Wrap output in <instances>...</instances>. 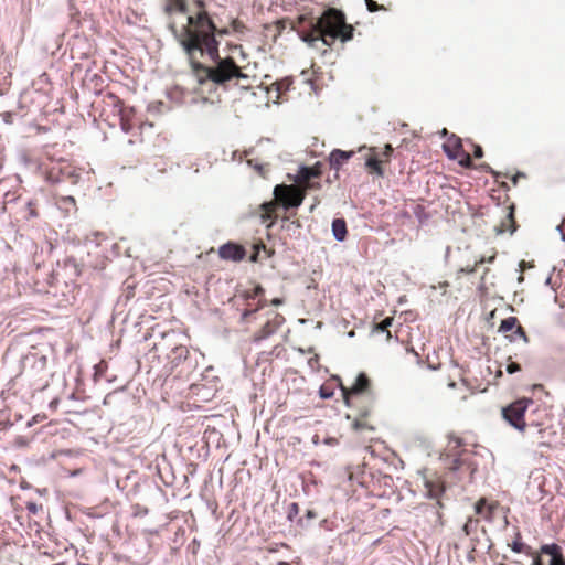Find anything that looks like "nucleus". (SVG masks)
Masks as SVG:
<instances>
[{
	"label": "nucleus",
	"instance_id": "1",
	"mask_svg": "<svg viewBox=\"0 0 565 565\" xmlns=\"http://www.w3.org/2000/svg\"><path fill=\"white\" fill-rule=\"evenodd\" d=\"M186 55L192 74L200 84L212 82L225 85L231 81L247 78L241 66L232 56H220V41L210 34H201L193 41H188L182 49Z\"/></svg>",
	"mask_w": 565,
	"mask_h": 565
},
{
	"label": "nucleus",
	"instance_id": "2",
	"mask_svg": "<svg viewBox=\"0 0 565 565\" xmlns=\"http://www.w3.org/2000/svg\"><path fill=\"white\" fill-rule=\"evenodd\" d=\"M287 26L296 31L311 47H315L319 41L327 46H331L337 39L343 43L348 42L352 40L354 32L353 25L347 23L344 13L335 8L327 9L317 20L299 15L296 21L284 18L275 22L278 34H281Z\"/></svg>",
	"mask_w": 565,
	"mask_h": 565
},
{
	"label": "nucleus",
	"instance_id": "3",
	"mask_svg": "<svg viewBox=\"0 0 565 565\" xmlns=\"http://www.w3.org/2000/svg\"><path fill=\"white\" fill-rule=\"evenodd\" d=\"M194 4L198 10L186 17V23L181 26H177L174 23L169 25L175 41L182 49L186 47L189 40L193 41V39L195 40L196 36L199 38L204 33H212L216 38V24L210 17L205 2L203 0H195Z\"/></svg>",
	"mask_w": 565,
	"mask_h": 565
},
{
	"label": "nucleus",
	"instance_id": "4",
	"mask_svg": "<svg viewBox=\"0 0 565 565\" xmlns=\"http://www.w3.org/2000/svg\"><path fill=\"white\" fill-rule=\"evenodd\" d=\"M490 451L482 445L467 443L455 436H449L441 454V459H471L472 457H488Z\"/></svg>",
	"mask_w": 565,
	"mask_h": 565
},
{
	"label": "nucleus",
	"instance_id": "5",
	"mask_svg": "<svg viewBox=\"0 0 565 565\" xmlns=\"http://www.w3.org/2000/svg\"><path fill=\"white\" fill-rule=\"evenodd\" d=\"M341 391L349 407H358L364 405V398L366 405L373 404V396L371 395V380L365 373H359L354 382L350 386L341 385Z\"/></svg>",
	"mask_w": 565,
	"mask_h": 565
},
{
	"label": "nucleus",
	"instance_id": "6",
	"mask_svg": "<svg viewBox=\"0 0 565 565\" xmlns=\"http://www.w3.org/2000/svg\"><path fill=\"white\" fill-rule=\"evenodd\" d=\"M103 103L119 117V125L124 132H130L138 124L135 107L126 106L124 100L116 94L111 92L106 93L103 97Z\"/></svg>",
	"mask_w": 565,
	"mask_h": 565
},
{
	"label": "nucleus",
	"instance_id": "7",
	"mask_svg": "<svg viewBox=\"0 0 565 565\" xmlns=\"http://www.w3.org/2000/svg\"><path fill=\"white\" fill-rule=\"evenodd\" d=\"M393 152L394 149L390 143H386L383 149L376 147L367 148V152L364 157L367 173L383 178L385 173L383 166L391 161Z\"/></svg>",
	"mask_w": 565,
	"mask_h": 565
},
{
	"label": "nucleus",
	"instance_id": "8",
	"mask_svg": "<svg viewBox=\"0 0 565 565\" xmlns=\"http://www.w3.org/2000/svg\"><path fill=\"white\" fill-rule=\"evenodd\" d=\"M529 405H533L531 399H520L510 404L502 409L504 419L521 431H523L526 426L535 425L533 420L530 422L525 418Z\"/></svg>",
	"mask_w": 565,
	"mask_h": 565
},
{
	"label": "nucleus",
	"instance_id": "9",
	"mask_svg": "<svg viewBox=\"0 0 565 565\" xmlns=\"http://www.w3.org/2000/svg\"><path fill=\"white\" fill-rule=\"evenodd\" d=\"M276 201L285 209L298 207L301 205L306 193L297 185H276L274 190Z\"/></svg>",
	"mask_w": 565,
	"mask_h": 565
},
{
	"label": "nucleus",
	"instance_id": "10",
	"mask_svg": "<svg viewBox=\"0 0 565 565\" xmlns=\"http://www.w3.org/2000/svg\"><path fill=\"white\" fill-rule=\"evenodd\" d=\"M443 149L448 158L457 160L461 167L470 168L472 166L471 157L465 151L461 138L455 134L449 135L443 145Z\"/></svg>",
	"mask_w": 565,
	"mask_h": 565
},
{
	"label": "nucleus",
	"instance_id": "11",
	"mask_svg": "<svg viewBox=\"0 0 565 565\" xmlns=\"http://www.w3.org/2000/svg\"><path fill=\"white\" fill-rule=\"evenodd\" d=\"M46 364L47 360L44 355H33L31 359H26V362L23 367V373L31 380L41 381L42 376L40 373L46 372Z\"/></svg>",
	"mask_w": 565,
	"mask_h": 565
},
{
	"label": "nucleus",
	"instance_id": "12",
	"mask_svg": "<svg viewBox=\"0 0 565 565\" xmlns=\"http://www.w3.org/2000/svg\"><path fill=\"white\" fill-rule=\"evenodd\" d=\"M348 479L351 482H356L362 487H369L373 480V475L371 472H366V463L363 461L362 463L353 467H348Z\"/></svg>",
	"mask_w": 565,
	"mask_h": 565
},
{
	"label": "nucleus",
	"instance_id": "13",
	"mask_svg": "<svg viewBox=\"0 0 565 565\" xmlns=\"http://www.w3.org/2000/svg\"><path fill=\"white\" fill-rule=\"evenodd\" d=\"M264 288L260 285H256L253 289L244 291V298L245 299H256L259 298L258 305L255 309H245L242 313V321L248 322L249 318L253 317L260 308L266 306V300L262 297L264 296Z\"/></svg>",
	"mask_w": 565,
	"mask_h": 565
},
{
	"label": "nucleus",
	"instance_id": "14",
	"mask_svg": "<svg viewBox=\"0 0 565 565\" xmlns=\"http://www.w3.org/2000/svg\"><path fill=\"white\" fill-rule=\"evenodd\" d=\"M218 255L225 260L241 262L245 258L246 250L242 245L230 242L220 247Z\"/></svg>",
	"mask_w": 565,
	"mask_h": 565
},
{
	"label": "nucleus",
	"instance_id": "15",
	"mask_svg": "<svg viewBox=\"0 0 565 565\" xmlns=\"http://www.w3.org/2000/svg\"><path fill=\"white\" fill-rule=\"evenodd\" d=\"M279 316L276 315L275 316V319L273 321L270 320H267L264 326L260 328V330H258L257 332H255L252 337V342L254 343H258L265 339H267L269 335H271L273 333L276 332V330L278 329V326H279Z\"/></svg>",
	"mask_w": 565,
	"mask_h": 565
},
{
	"label": "nucleus",
	"instance_id": "16",
	"mask_svg": "<svg viewBox=\"0 0 565 565\" xmlns=\"http://www.w3.org/2000/svg\"><path fill=\"white\" fill-rule=\"evenodd\" d=\"M354 151H343L334 149L329 157L330 166L339 170L350 158H352Z\"/></svg>",
	"mask_w": 565,
	"mask_h": 565
},
{
	"label": "nucleus",
	"instance_id": "17",
	"mask_svg": "<svg viewBox=\"0 0 565 565\" xmlns=\"http://www.w3.org/2000/svg\"><path fill=\"white\" fill-rule=\"evenodd\" d=\"M543 554L551 556L550 565H565V559L562 555L561 547L556 544L544 545L541 548Z\"/></svg>",
	"mask_w": 565,
	"mask_h": 565
},
{
	"label": "nucleus",
	"instance_id": "18",
	"mask_svg": "<svg viewBox=\"0 0 565 565\" xmlns=\"http://www.w3.org/2000/svg\"><path fill=\"white\" fill-rule=\"evenodd\" d=\"M508 213L505 215V218L501 222L500 226L498 227L499 233L510 232L513 233L516 230V222L514 218V205L511 204L507 207Z\"/></svg>",
	"mask_w": 565,
	"mask_h": 565
},
{
	"label": "nucleus",
	"instance_id": "19",
	"mask_svg": "<svg viewBox=\"0 0 565 565\" xmlns=\"http://www.w3.org/2000/svg\"><path fill=\"white\" fill-rule=\"evenodd\" d=\"M371 409L365 408L362 409L359 415H356L353 419L352 427L354 430H373L374 427L369 423L367 416L370 415Z\"/></svg>",
	"mask_w": 565,
	"mask_h": 565
},
{
	"label": "nucleus",
	"instance_id": "20",
	"mask_svg": "<svg viewBox=\"0 0 565 565\" xmlns=\"http://www.w3.org/2000/svg\"><path fill=\"white\" fill-rule=\"evenodd\" d=\"M278 202L275 200V201H271V202H268V203H264L262 205V218L264 222L270 220V223L267 225L268 227H270L275 220L277 218V209H278Z\"/></svg>",
	"mask_w": 565,
	"mask_h": 565
},
{
	"label": "nucleus",
	"instance_id": "21",
	"mask_svg": "<svg viewBox=\"0 0 565 565\" xmlns=\"http://www.w3.org/2000/svg\"><path fill=\"white\" fill-rule=\"evenodd\" d=\"M518 321L516 317L503 319L499 326V332L503 333L510 341H515V337L511 333L514 332Z\"/></svg>",
	"mask_w": 565,
	"mask_h": 565
},
{
	"label": "nucleus",
	"instance_id": "22",
	"mask_svg": "<svg viewBox=\"0 0 565 565\" xmlns=\"http://www.w3.org/2000/svg\"><path fill=\"white\" fill-rule=\"evenodd\" d=\"M189 356V349L183 344H175L171 352L168 354L171 363L179 365L182 361H184Z\"/></svg>",
	"mask_w": 565,
	"mask_h": 565
},
{
	"label": "nucleus",
	"instance_id": "23",
	"mask_svg": "<svg viewBox=\"0 0 565 565\" xmlns=\"http://www.w3.org/2000/svg\"><path fill=\"white\" fill-rule=\"evenodd\" d=\"M497 504H489L486 498H480L475 504V511L477 514L482 515L486 519H490Z\"/></svg>",
	"mask_w": 565,
	"mask_h": 565
},
{
	"label": "nucleus",
	"instance_id": "24",
	"mask_svg": "<svg viewBox=\"0 0 565 565\" xmlns=\"http://www.w3.org/2000/svg\"><path fill=\"white\" fill-rule=\"evenodd\" d=\"M332 234L339 242H343L347 238L348 230L347 223L343 218H334L332 222Z\"/></svg>",
	"mask_w": 565,
	"mask_h": 565
},
{
	"label": "nucleus",
	"instance_id": "25",
	"mask_svg": "<svg viewBox=\"0 0 565 565\" xmlns=\"http://www.w3.org/2000/svg\"><path fill=\"white\" fill-rule=\"evenodd\" d=\"M298 174H299V180L309 181L310 179L320 180L322 172H321L320 167L317 164V166L310 167V168H308V167L301 168Z\"/></svg>",
	"mask_w": 565,
	"mask_h": 565
},
{
	"label": "nucleus",
	"instance_id": "26",
	"mask_svg": "<svg viewBox=\"0 0 565 565\" xmlns=\"http://www.w3.org/2000/svg\"><path fill=\"white\" fill-rule=\"evenodd\" d=\"M167 11L170 13L178 12V13L185 14L188 12V4H186L185 0H169V6L167 7Z\"/></svg>",
	"mask_w": 565,
	"mask_h": 565
},
{
	"label": "nucleus",
	"instance_id": "27",
	"mask_svg": "<svg viewBox=\"0 0 565 565\" xmlns=\"http://www.w3.org/2000/svg\"><path fill=\"white\" fill-rule=\"evenodd\" d=\"M253 249H254V252L250 256L252 262L258 260L260 252H264L266 254L265 255L266 258H269L273 254L271 250L267 249L266 245L263 242H258V243L254 244Z\"/></svg>",
	"mask_w": 565,
	"mask_h": 565
},
{
	"label": "nucleus",
	"instance_id": "28",
	"mask_svg": "<svg viewBox=\"0 0 565 565\" xmlns=\"http://www.w3.org/2000/svg\"><path fill=\"white\" fill-rule=\"evenodd\" d=\"M298 188H300L303 193L307 190H319L321 188L320 181L318 179H310L309 181H301L299 177L297 178Z\"/></svg>",
	"mask_w": 565,
	"mask_h": 565
},
{
	"label": "nucleus",
	"instance_id": "29",
	"mask_svg": "<svg viewBox=\"0 0 565 565\" xmlns=\"http://www.w3.org/2000/svg\"><path fill=\"white\" fill-rule=\"evenodd\" d=\"M393 321H394L393 317H387L380 323L375 324L374 330L379 331V332H386L387 339H390L391 332H390L388 328L392 326Z\"/></svg>",
	"mask_w": 565,
	"mask_h": 565
},
{
	"label": "nucleus",
	"instance_id": "30",
	"mask_svg": "<svg viewBox=\"0 0 565 565\" xmlns=\"http://www.w3.org/2000/svg\"><path fill=\"white\" fill-rule=\"evenodd\" d=\"M494 259H495V254H493L487 258L481 257L479 260H476V263L472 267L461 268L460 271L466 273V274H472L476 271V269L479 265L484 264V263H492Z\"/></svg>",
	"mask_w": 565,
	"mask_h": 565
},
{
	"label": "nucleus",
	"instance_id": "31",
	"mask_svg": "<svg viewBox=\"0 0 565 565\" xmlns=\"http://www.w3.org/2000/svg\"><path fill=\"white\" fill-rule=\"evenodd\" d=\"M230 25H231L232 31L235 32V33H238V34H244L248 30L246 24L242 20H239L237 18L233 19L231 21Z\"/></svg>",
	"mask_w": 565,
	"mask_h": 565
},
{
	"label": "nucleus",
	"instance_id": "32",
	"mask_svg": "<svg viewBox=\"0 0 565 565\" xmlns=\"http://www.w3.org/2000/svg\"><path fill=\"white\" fill-rule=\"evenodd\" d=\"M514 337H515V341L518 339H521L523 340L525 343H529V338L526 335V332L524 330V328L520 324V322L518 321L516 323V327H515V330L514 332L512 333Z\"/></svg>",
	"mask_w": 565,
	"mask_h": 565
},
{
	"label": "nucleus",
	"instance_id": "33",
	"mask_svg": "<svg viewBox=\"0 0 565 565\" xmlns=\"http://www.w3.org/2000/svg\"><path fill=\"white\" fill-rule=\"evenodd\" d=\"M26 210H28L26 218H34V217L39 216L36 204L33 201L28 202Z\"/></svg>",
	"mask_w": 565,
	"mask_h": 565
},
{
	"label": "nucleus",
	"instance_id": "34",
	"mask_svg": "<svg viewBox=\"0 0 565 565\" xmlns=\"http://www.w3.org/2000/svg\"><path fill=\"white\" fill-rule=\"evenodd\" d=\"M366 8L370 12H376L379 10H385V7L383 4H377L374 0H364Z\"/></svg>",
	"mask_w": 565,
	"mask_h": 565
},
{
	"label": "nucleus",
	"instance_id": "35",
	"mask_svg": "<svg viewBox=\"0 0 565 565\" xmlns=\"http://www.w3.org/2000/svg\"><path fill=\"white\" fill-rule=\"evenodd\" d=\"M25 508L31 514L35 515L39 512V510L41 509V505H39L38 503H35L33 501H29V502H26Z\"/></svg>",
	"mask_w": 565,
	"mask_h": 565
},
{
	"label": "nucleus",
	"instance_id": "36",
	"mask_svg": "<svg viewBox=\"0 0 565 565\" xmlns=\"http://www.w3.org/2000/svg\"><path fill=\"white\" fill-rule=\"evenodd\" d=\"M147 513H148L147 508H142L139 504L134 505V515L140 516V515H146Z\"/></svg>",
	"mask_w": 565,
	"mask_h": 565
},
{
	"label": "nucleus",
	"instance_id": "37",
	"mask_svg": "<svg viewBox=\"0 0 565 565\" xmlns=\"http://www.w3.org/2000/svg\"><path fill=\"white\" fill-rule=\"evenodd\" d=\"M520 370H521V366L516 362H510L507 365V372L510 373V374H513V373H515V372H518Z\"/></svg>",
	"mask_w": 565,
	"mask_h": 565
},
{
	"label": "nucleus",
	"instance_id": "38",
	"mask_svg": "<svg viewBox=\"0 0 565 565\" xmlns=\"http://www.w3.org/2000/svg\"><path fill=\"white\" fill-rule=\"evenodd\" d=\"M512 550L515 552V553H522L524 552V547L525 545L519 541H515L513 542V544L511 545Z\"/></svg>",
	"mask_w": 565,
	"mask_h": 565
},
{
	"label": "nucleus",
	"instance_id": "39",
	"mask_svg": "<svg viewBox=\"0 0 565 565\" xmlns=\"http://www.w3.org/2000/svg\"><path fill=\"white\" fill-rule=\"evenodd\" d=\"M299 507L297 503H291L288 511L289 519H292L294 515L298 514Z\"/></svg>",
	"mask_w": 565,
	"mask_h": 565
},
{
	"label": "nucleus",
	"instance_id": "40",
	"mask_svg": "<svg viewBox=\"0 0 565 565\" xmlns=\"http://www.w3.org/2000/svg\"><path fill=\"white\" fill-rule=\"evenodd\" d=\"M473 156H475V158H481L483 156V150H482L481 146L473 145Z\"/></svg>",
	"mask_w": 565,
	"mask_h": 565
},
{
	"label": "nucleus",
	"instance_id": "41",
	"mask_svg": "<svg viewBox=\"0 0 565 565\" xmlns=\"http://www.w3.org/2000/svg\"><path fill=\"white\" fill-rule=\"evenodd\" d=\"M525 177H526V175H525V173H523V172H518V173H515L514 175H512V178H511L512 183H513L514 185H516L518 180H519L520 178H525Z\"/></svg>",
	"mask_w": 565,
	"mask_h": 565
},
{
	"label": "nucleus",
	"instance_id": "42",
	"mask_svg": "<svg viewBox=\"0 0 565 565\" xmlns=\"http://www.w3.org/2000/svg\"><path fill=\"white\" fill-rule=\"evenodd\" d=\"M227 34H230V29L228 28L218 29L216 26V36L217 35L223 36V35H227Z\"/></svg>",
	"mask_w": 565,
	"mask_h": 565
},
{
	"label": "nucleus",
	"instance_id": "43",
	"mask_svg": "<svg viewBox=\"0 0 565 565\" xmlns=\"http://www.w3.org/2000/svg\"><path fill=\"white\" fill-rule=\"evenodd\" d=\"M319 362V356L318 355H315L312 358L309 359L308 363L309 365L313 369L316 364H318Z\"/></svg>",
	"mask_w": 565,
	"mask_h": 565
},
{
	"label": "nucleus",
	"instance_id": "44",
	"mask_svg": "<svg viewBox=\"0 0 565 565\" xmlns=\"http://www.w3.org/2000/svg\"><path fill=\"white\" fill-rule=\"evenodd\" d=\"M163 463H164V467H166V466H169V461H168V460H164V461H163ZM164 467H162V466H160V465H157V467H156L157 472H158V475H159L161 478H163V477H162V470H163V468H164Z\"/></svg>",
	"mask_w": 565,
	"mask_h": 565
},
{
	"label": "nucleus",
	"instance_id": "45",
	"mask_svg": "<svg viewBox=\"0 0 565 565\" xmlns=\"http://www.w3.org/2000/svg\"><path fill=\"white\" fill-rule=\"evenodd\" d=\"M533 565H543L542 558L540 556H536L533 561Z\"/></svg>",
	"mask_w": 565,
	"mask_h": 565
},
{
	"label": "nucleus",
	"instance_id": "46",
	"mask_svg": "<svg viewBox=\"0 0 565 565\" xmlns=\"http://www.w3.org/2000/svg\"><path fill=\"white\" fill-rule=\"evenodd\" d=\"M307 516L310 518V519H313V518H316V513L313 511L309 510L307 512Z\"/></svg>",
	"mask_w": 565,
	"mask_h": 565
},
{
	"label": "nucleus",
	"instance_id": "47",
	"mask_svg": "<svg viewBox=\"0 0 565 565\" xmlns=\"http://www.w3.org/2000/svg\"><path fill=\"white\" fill-rule=\"evenodd\" d=\"M271 303H273L274 306H279V305L281 303V300H280V299H274V300L271 301Z\"/></svg>",
	"mask_w": 565,
	"mask_h": 565
},
{
	"label": "nucleus",
	"instance_id": "48",
	"mask_svg": "<svg viewBox=\"0 0 565 565\" xmlns=\"http://www.w3.org/2000/svg\"><path fill=\"white\" fill-rule=\"evenodd\" d=\"M174 335H175V333H174V332L166 333V334L163 335V339L166 340V339H168V338H170V337H174Z\"/></svg>",
	"mask_w": 565,
	"mask_h": 565
},
{
	"label": "nucleus",
	"instance_id": "49",
	"mask_svg": "<svg viewBox=\"0 0 565 565\" xmlns=\"http://www.w3.org/2000/svg\"><path fill=\"white\" fill-rule=\"evenodd\" d=\"M57 403H58V401H57V399H53V401L51 402V406H52V407H55V406L57 405Z\"/></svg>",
	"mask_w": 565,
	"mask_h": 565
},
{
	"label": "nucleus",
	"instance_id": "50",
	"mask_svg": "<svg viewBox=\"0 0 565 565\" xmlns=\"http://www.w3.org/2000/svg\"><path fill=\"white\" fill-rule=\"evenodd\" d=\"M17 444H18L19 446H24V445H25V443H24V441H19V440H17Z\"/></svg>",
	"mask_w": 565,
	"mask_h": 565
},
{
	"label": "nucleus",
	"instance_id": "51",
	"mask_svg": "<svg viewBox=\"0 0 565 565\" xmlns=\"http://www.w3.org/2000/svg\"><path fill=\"white\" fill-rule=\"evenodd\" d=\"M67 200L71 201L72 203L75 202L74 198H72V196H68Z\"/></svg>",
	"mask_w": 565,
	"mask_h": 565
},
{
	"label": "nucleus",
	"instance_id": "52",
	"mask_svg": "<svg viewBox=\"0 0 565 565\" xmlns=\"http://www.w3.org/2000/svg\"><path fill=\"white\" fill-rule=\"evenodd\" d=\"M277 90H280L281 89V83H277Z\"/></svg>",
	"mask_w": 565,
	"mask_h": 565
},
{
	"label": "nucleus",
	"instance_id": "53",
	"mask_svg": "<svg viewBox=\"0 0 565 565\" xmlns=\"http://www.w3.org/2000/svg\"><path fill=\"white\" fill-rule=\"evenodd\" d=\"M443 135H445V136L448 135V131L446 128L443 129Z\"/></svg>",
	"mask_w": 565,
	"mask_h": 565
},
{
	"label": "nucleus",
	"instance_id": "54",
	"mask_svg": "<svg viewBox=\"0 0 565 565\" xmlns=\"http://www.w3.org/2000/svg\"><path fill=\"white\" fill-rule=\"evenodd\" d=\"M64 455H67V456H71L73 455L72 452L67 451V452H63Z\"/></svg>",
	"mask_w": 565,
	"mask_h": 565
}]
</instances>
